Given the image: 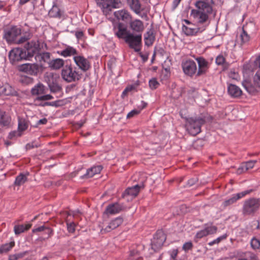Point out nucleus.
I'll use <instances>...</instances> for the list:
<instances>
[{"instance_id":"36","label":"nucleus","mask_w":260,"mask_h":260,"mask_svg":"<svg viewBox=\"0 0 260 260\" xmlns=\"http://www.w3.org/2000/svg\"><path fill=\"white\" fill-rule=\"evenodd\" d=\"M31 225L32 224L30 223L15 225L14 227V232L15 234L19 235L20 234L28 231L31 228Z\"/></svg>"},{"instance_id":"19","label":"nucleus","mask_w":260,"mask_h":260,"mask_svg":"<svg viewBox=\"0 0 260 260\" xmlns=\"http://www.w3.org/2000/svg\"><path fill=\"white\" fill-rule=\"evenodd\" d=\"M144 188L143 183L136 184L133 186L127 188L122 193L121 198H125L127 197H131L132 198H135L140 192L141 188Z\"/></svg>"},{"instance_id":"13","label":"nucleus","mask_w":260,"mask_h":260,"mask_svg":"<svg viewBox=\"0 0 260 260\" xmlns=\"http://www.w3.org/2000/svg\"><path fill=\"white\" fill-rule=\"evenodd\" d=\"M73 60L78 67V70H80L83 73L87 72L91 68L90 61L82 55L78 54L77 56H74Z\"/></svg>"},{"instance_id":"45","label":"nucleus","mask_w":260,"mask_h":260,"mask_svg":"<svg viewBox=\"0 0 260 260\" xmlns=\"http://www.w3.org/2000/svg\"><path fill=\"white\" fill-rule=\"evenodd\" d=\"M207 236V235L206 234V231H205V229L200 230L198 231L194 237V241L196 243H197L199 239H202V238L204 237Z\"/></svg>"},{"instance_id":"11","label":"nucleus","mask_w":260,"mask_h":260,"mask_svg":"<svg viewBox=\"0 0 260 260\" xmlns=\"http://www.w3.org/2000/svg\"><path fill=\"white\" fill-rule=\"evenodd\" d=\"M9 58L10 63L15 65L18 62L27 59L26 52L23 48H14L9 52Z\"/></svg>"},{"instance_id":"21","label":"nucleus","mask_w":260,"mask_h":260,"mask_svg":"<svg viewBox=\"0 0 260 260\" xmlns=\"http://www.w3.org/2000/svg\"><path fill=\"white\" fill-rule=\"evenodd\" d=\"M123 222V218L121 216H119L115 218L110 221L109 224L105 228L101 230V232L109 233L111 231L116 229L120 226Z\"/></svg>"},{"instance_id":"46","label":"nucleus","mask_w":260,"mask_h":260,"mask_svg":"<svg viewBox=\"0 0 260 260\" xmlns=\"http://www.w3.org/2000/svg\"><path fill=\"white\" fill-rule=\"evenodd\" d=\"M22 133L18 131H13L10 132L8 136V138L10 140H13L15 139L18 137H20L22 136Z\"/></svg>"},{"instance_id":"38","label":"nucleus","mask_w":260,"mask_h":260,"mask_svg":"<svg viewBox=\"0 0 260 260\" xmlns=\"http://www.w3.org/2000/svg\"><path fill=\"white\" fill-rule=\"evenodd\" d=\"M11 121V117L8 115L5 111H3L0 115V125L3 126H9Z\"/></svg>"},{"instance_id":"27","label":"nucleus","mask_w":260,"mask_h":260,"mask_svg":"<svg viewBox=\"0 0 260 260\" xmlns=\"http://www.w3.org/2000/svg\"><path fill=\"white\" fill-rule=\"evenodd\" d=\"M64 65V61L63 59L57 58L51 60L48 67L52 70H58L63 68Z\"/></svg>"},{"instance_id":"2","label":"nucleus","mask_w":260,"mask_h":260,"mask_svg":"<svg viewBox=\"0 0 260 260\" xmlns=\"http://www.w3.org/2000/svg\"><path fill=\"white\" fill-rule=\"evenodd\" d=\"M113 31L115 37L124 40L128 47L135 52H140V49H136L135 45L140 42V36H134V33H131L126 24L120 21L115 22L113 23Z\"/></svg>"},{"instance_id":"34","label":"nucleus","mask_w":260,"mask_h":260,"mask_svg":"<svg viewBox=\"0 0 260 260\" xmlns=\"http://www.w3.org/2000/svg\"><path fill=\"white\" fill-rule=\"evenodd\" d=\"M45 93V86L39 83L36 85L31 89V94L32 95H37V96H41Z\"/></svg>"},{"instance_id":"63","label":"nucleus","mask_w":260,"mask_h":260,"mask_svg":"<svg viewBox=\"0 0 260 260\" xmlns=\"http://www.w3.org/2000/svg\"><path fill=\"white\" fill-rule=\"evenodd\" d=\"M136 90V86L135 85H128L125 88V91H127L128 92L133 90Z\"/></svg>"},{"instance_id":"58","label":"nucleus","mask_w":260,"mask_h":260,"mask_svg":"<svg viewBox=\"0 0 260 260\" xmlns=\"http://www.w3.org/2000/svg\"><path fill=\"white\" fill-rule=\"evenodd\" d=\"M198 181V179L197 177H192L187 181V184L189 186H192L194 185Z\"/></svg>"},{"instance_id":"22","label":"nucleus","mask_w":260,"mask_h":260,"mask_svg":"<svg viewBox=\"0 0 260 260\" xmlns=\"http://www.w3.org/2000/svg\"><path fill=\"white\" fill-rule=\"evenodd\" d=\"M114 16L118 21L121 20L126 23H129L132 19V16L130 13L125 9H122L114 12Z\"/></svg>"},{"instance_id":"31","label":"nucleus","mask_w":260,"mask_h":260,"mask_svg":"<svg viewBox=\"0 0 260 260\" xmlns=\"http://www.w3.org/2000/svg\"><path fill=\"white\" fill-rule=\"evenodd\" d=\"M215 63L217 66H222L223 71L227 70L230 67V63L226 61L225 58L221 53L217 55L215 58Z\"/></svg>"},{"instance_id":"28","label":"nucleus","mask_w":260,"mask_h":260,"mask_svg":"<svg viewBox=\"0 0 260 260\" xmlns=\"http://www.w3.org/2000/svg\"><path fill=\"white\" fill-rule=\"evenodd\" d=\"M50 56L51 54L48 52H38L35 56V59L41 63L43 62L47 63L49 64V63L51 61Z\"/></svg>"},{"instance_id":"64","label":"nucleus","mask_w":260,"mask_h":260,"mask_svg":"<svg viewBox=\"0 0 260 260\" xmlns=\"http://www.w3.org/2000/svg\"><path fill=\"white\" fill-rule=\"evenodd\" d=\"M28 39L25 37H21L19 39H16V41L15 43L21 44L26 41Z\"/></svg>"},{"instance_id":"60","label":"nucleus","mask_w":260,"mask_h":260,"mask_svg":"<svg viewBox=\"0 0 260 260\" xmlns=\"http://www.w3.org/2000/svg\"><path fill=\"white\" fill-rule=\"evenodd\" d=\"M61 101L60 100H57L56 101L53 102H50V106L55 107H58L59 106H60L62 105V104H60L59 103H60Z\"/></svg>"},{"instance_id":"12","label":"nucleus","mask_w":260,"mask_h":260,"mask_svg":"<svg viewBox=\"0 0 260 260\" xmlns=\"http://www.w3.org/2000/svg\"><path fill=\"white\" fill-rule=\"evenodd\" d=\"M23 49L26 52V58L31 57L35 54L37 55L40 51L41 49L40 42L38 40H31L28 42Z\"/></svg>"},{"instance_id":"53","label":"nucleus","mask_w":260,"mask_h":260,"mask_svg":"<svg viewBox=\"0 0 260 260\" xmlns=\"http://www.w3.org/2000/svg\"><path fill=\"white\" fill-rule=\"evenodd\" d=\"M179 251L178 249H173L172 250H169L168 251V253L170 256V259L172 260H177L176 257L178 254Z\"/></svg>"},{"instance_id":"33","label":"nucleus","mask_w":260,"mask_h":260,"mask_svg":"<svg viewBox=\"0 0 260 260\" xmlns=\"http://www.w3.org/2000/svg\"><path fill=\"white\" fill-rule=\"evenodd\" d=\"M29 175L28 172L25 174L21 173L15 178L13 185L15 186H20L27 181V176Z\"/></svg>"},{"instance_id":"32","label":"nucleus","mask_w":260,"mask_h":260,"mask_svg":"<svg viewBox=\"0 0 260 260\" xmlns=\"http://www.w3.org/2000/svg\"><path fill=\"white\" fill-rule=\"evenodd\" d=\"M48 86L51 92L59 94L57 96V98L61 96L63 94L61 86L56 81H53Z\"/></svg>"},{"instance_id":"41","label":"nucleus","mask_w":260,"mask_h":260,"mask_svg":"<svg viewBox=\"0 0 260 260\" xmlns=\"http://www.w3.org/2000/svg\"><path fill=\"white\" fill-rule=\"evenodd\" d=\"M241 44L248 43L250 40V37L245 29L244 25L242 27V32L240 34Z\"/></svg>"},{"instance_id":"20","label":"nucleus","mask_w":260,"mask_h":260,"mask_svg":"<svg viewBox=\"0 0 260 260\" xmlns=\"http://www.w3.org/2000/svg\"><path fill=\"white\" fill-rule=\"evenodd\" d=\"M155 36L156 33L153 25L151 24L150 28L148 29L147 31L144 35L145 45L148 47L152 46L155 40Z\"/></svg>"},{"instance_id":"59","label":"nucleus","mask_w":260,"mask_h":260,"mask_svg":"<svg viewBox=\"0 0 260 260\" xmlns=\"http://www.w3.org/2000/svg\"><path fill=\"white\" fill-rule=\"evenodd\" d=\"M156 53H158V54L162 56H163L166 53L165 49L161 47H159L158 48L156 47Z\"/></svg>"},{"instance_id":"47","label":"nucleus","mask_w":260,"mask_h":260,"mask_svg":"<svg viewBox=\"0 0 260 260\" xmlns=\"http://www.w3.org/2000/svg\"><path fill=\"white\" fill-rule=\"evenodd\" d=\"M228 235L227 234H224L222 235L221 236H219L216 239H214V240L208 243V245L209 246H213V245L215 244H218L219 242H220L222 240L226 239L228 237Z\"/></svg>"},{"instance_id":"17","label":"nucleus","mask_w":260,"mask_h":260,"mask_svg":"<svg viewBox=\"0 0 260 260\" xmlns=\"http://www.w3.org/2000/svg\"><path fill=\"white\" fill-rule=\"evenodd\" d=\"M126 206L123 203L116 202L109 204L106 208L104 213L107 215H115L123 211Z\"/></svg>"},{"instance_id":"15","label":"nucleus","mask_w":260,"mask_h":260,"mask_svg":"<svg viewBox=\"0 0 260 260\" xmlns=\"http://www.w3.org/2000/svg\"><path fill=\"white\" fill-rule=\"evenodd\" d=\"M194 58L198 64V70L196 75V76L200 77L206 75L209 72L211 63L203 56H198Z\"/></svg>"},{"instance_id":"54","label":"nucleus","mask_w":260,"mask_h":260,"mask_svg":"<svg viewBox=\"0 0 260 260\" xmlns=\"http://www.w3.org/2000/svg\"><path fill=\"white\" fill-rule=\"evenodd\" d=\"M193 246V244L191 241L186 242L183 245L182 249L186 252L191 250Z\"/></svg>"},{"instance_id":"42","label":"nucleus","mask_w":260,"mask_h":260,"mask_svg":"<svg viewBox=\"0 0 260 260\" xmlns=\"http://www.w3.org/2000/svg\"><path fill=\"white\" fill-rule=\"evenodd\" d=\"M13 94L12 88L9 85L7 86L0 85V95H10Z\"/></svg>"},{"instance_id":"9","label":"nucleus","mask_w":260,"mask_h":260,"mask_svg":"<svg viewBox=\"0 0 260 260\" xmlns=\"http://www.w3.org/2000/svg\"><path fill=\"white\" fill-rule=\"evenodd\" d=\"M255 191L254 189L245 190L240 192L233 194L230 198L226 199L222 203L221 207L223 209L235 204L239 200L245 197Z\"/></svg>"},{"instance_id":"56","label":"nucleus","mask_w":260,"mask_h":260,"mask_svg":"<svg viewBox=\"0 0 260 260\" xmlns=\"http://www.w3.org/2000/svg\"><path fill=\"white\" fill-rule=\"evenodd\" d=\"M140 112H141V111L139 109H134L127 114V115L126 116V118H131L135 115H138Z\"/></svg>"},{"instance_id":"43","label":"nucleus","mask_w":260,"mask_h":260,"mask_svg":"<svg viewBox=\"0 0 260 260\" xmlns=\"http://www.w3.org/2000/svg\"><path fill=\"white\" fill-rule=\"evenodd\" d=\"M54 234L53 230L49 226H45L43 232V234L45 236L43 238V240H45L51 238Z\"/></svg>"},{"instance_id":"4","label":"nucleus","mask_w":260,"mask_h":260,"mask_svg":"<svg viewBox=\"0 0 260 260\" xmlns=\"http://www.w3.org/2000/svg\"><path fill=\"white\" fill-rule=\"evenodd\" d=\"M82 74L72 63H67L61 71L62 79L68 83L78 81L82 78Z\"/></svg>"},{"instance_id":"48","label":"nucleus","mask_w":260,"mask_h":260,"mask_svg":"<svg viewBox=\"0 0 260 260\" xmlns=\"http://www.w3.org/2000/svg\"><path fill=\"white\" fill-rule=\"evenodd\" d=\"M159 85V83L155 78H153L149 81V86L151 90L156 89Z\"/></svg>"},{"instance_id":"5","label":"nucleus","mask_w":260,"mask_h":260,"mask_svg":"<svg viewBox=\"0 0 260 260\" xmlns=\"http://www.w3.org/2000/svg\"><path fill=\"white\" fill-rule=\"evenodd\" d=\"M260 209V198L251 197L246 199L242 208L244 216H253Z\"/></svg>"},{"instance_id":"16","label":"nucleus","mask_w":260,"mask_h":260,"mask_svg":"<svg viewBox=\"0 0 260 260\" xmlns=\"http://www.w3.org/2000/svg\"><path fill=\"white\" fill-rule=\"evenodd\" d=\"M183 73L187 76L192 77L197 72L196 63L190 59L183 61L181 64Z\"/></svg>"},{"instance_id":"8","label":"nucleus","mask_w":260,"mask_h":260,"mask_svg":"<svg viewBox=\"0 0 260 260\" xmlns=\"http://www.w3.org/2000/svg\"><path fill=\"white\" fill-rule=\"evenodd\" d=\"M167 239V235L162 230H158L154 234L151 241V248L154 252H157L162 247Z\"/></svg>"},{"instance_id":"10","label":"nucleus","mask_w":260,"mask_h":260,"mask_svg":"<svg viewBox=\"0 0 260 260\" xmlns=\"http://www.w3.org/2000/svg\"><path fill=\"white\" fill-rule=\"evenodd\" d=\"M243 85L250 94L255 95L260 92V70L256 72L253 77V84L243 83Z\"/></svg>"},{"instance_id":"6","label":"nucleus","mask_w":260,"mask_h":260,"mask_svg":"<svg viewBox=\"0 0 260 260\" xmlns=\"http://www.w3.org/2000/svg\"><path fill=\"white\" fill-rule=\"evenodd\" d=\"M129 24V27L132 30L131 33H134V36H140V42L137 43L136 45H135V48H139L140 51L141 49L142 45V34L144 30V22L138 19H135L134 20H131Z\"/></svg>"},{"instance_id":"25","label":"nucleus","mask_w":260,"mask_h":260,"mask_svg":"<svg viewBox=\"0 0 260 260\" xmlns=\"http://www.w3.org/2000/svg\"><path fill=\"white\" fill-rule=\"evenodd\" d=\"M103 169L101 165L93 166L87 170L86 172L81 176V179H87L93 177L95 175L100 174Z\"/></svg>"},{"instance_id":"39","label":"nucleus","mask_w":260,"mask_h":260,"mask_svg":"<svg viewBox=\"0 0 260 260\" xmlns=\"http://www.w3.org/2000/svg\"><path fill=\"white\" fill-rule=\"evenodd\" d=\"M15 243L14 241L2 244L0 246V254L7 253L10 251L15 246Z\"/></svg>"},{"instance_id":"1","label":"nucleus","mask_w":260,"mask_h":260,"mask_svg":"<svg viewBox=\"0 0 260 260\" xmlns=\"http://www.w3.org/2000/svg\"><path fill=\"white\" fill-rule=\"evenodd\" d=\"M213 0H199L196 2V9H192L190 16L197 20V25L186 26L183 24L182 31L186 36H196L203 32L206 28L204 24L209 19V16L213 12Z\"/></svg>"},{"instance_id":"23","label":"nucleus","mask_w":260,"mask_h":260,"mask_svg":"<svg viewBox=\"0 0 260 260\" xmlns=\"http://www.w3.org/2000/svg\"><path fill=\"white\" fill-rule=\"evenodd\" d=\"M57 53L64 57H70L72 56H73L74 57L77 56L79 54L78 51L75 48L67 45H66L64 49L61 51H58Z\"/></svg>"},{"instance_id":"29","label":"nucleus","mask_w":260,"mask_h":260,"mask_svg":"<svg viewBox=\"0 0 260 260\" xmlns=\"http://www.w3.org/2000/svg\"><path fill=\"white\" fill-rule=\"evenodd\" d=\"M256 162V160H249L241 164L237 170L238 173L242 174L249 169H252Z\"/></svg>"},{"instance_id":"18","label":"nucleus","mask_w":260,"mask_h":260,"mask_svg":"<svg viewBox=\"0 0 260 260\" xmlns=\"http://www.w3.org/2000/svg\"><path fill=\"white\" fill-rule=\"evenodd\" d=\"M95 1L97 6L106 14H108L112 9L116 8L115 0H95Z\"/></svg>"},{"instance_id":"35","label":"nucleus","mask_w":260,"mask_h":260,"mask_svg":"<svg viewBox=\"0 0 260 260\" xmlns=\"http://www.w3.org/2000/svg\"><path fill=\"white\" fill-rule=\"evenodd\" d=\"M29 126V121L27 118L18 117V130L21 133L26 130Z\"/></svg>"},{"instance_id":"30","label":"nucleus","mask_w":260,"mask_h":260,"mask_svg":"<svg viewBox=\"0 0 260 260\" xmlns=\"http://www.w3.org/2000/svg\"><path fill=\"white\" fill-rule=\"evenodd\" d=\"M127 4L130 8L137 14L141 11V5L139 0H126Z\"/></svg>"},{"instance_id":"49","label":"nucleus","mask_w":260,"mask_h":260,"mask_svg":"<svg viewBox=\"0 0 260 260\" xmlns=\"http://www.w3.org/2000/svg\"><path fill=\"white\" fill-rule=\"evenodd\" d=\"M67 231L70 233H74L76 230V224L74 222L66 221Z\"/></svg>"},{"instance_id":"44","label":"nucleus","mask_w":260,"mask_h":260,"mask_svg":"<svg viewBox=\"0 0 260 260\" xmlns=\"http://www.w3.org/2000/svg\"><path fill=\"white\" fill-rule=\"evenodd\" d=\"M170 76V69L164 68L161 70L160 74V78L161 80H167Z\"/></svg>"},{"instance_id":"51","label":"nucleus","mask_w":260,"mask_h":260,"mask_svg":"<svg viewBox=\"0 0 260 260\" xmlns=\"http://www.w3.org/2000/svg\"><path fill=\"white\" fill-rule=\"evenodd\" d=\"M53 99V97L51 94H45L41 96H37L35 101H46Z\"/></svg>"},{"instance_id":"26","label":"nucleus","mask_w":260,"mask_h":260,"mask_svg":"<svg viewBox=\"0 0 260 260\" xmlns=\"http://www.w3.org/2000/svg\"><path fill=\"white\" fill-rule=\"evenodd\" d=\"M63 11H62L56 3H54L49 11L48 15L51 18L60 19L62 17Z\"/></svg>"},{"instance_id":"57","label":"nucleus","mask_w":260,"mask_h":260,"mask_svg":"<svg viewBox=\"0 0 260 260\" xmlns=\"http://www.w3.org/2000/svg\"><path fill=\"white\" fill-rule=\"evenodd\" d=\"M116 58L115 57L111 58L107 62V67L108 69L112 70L113 65L115 63Z\"/></svg>"},{"instance_id":"24","label":"nucleus","mask_w":260,"mask_h":260,"mask_svg":"<svg viewBox=\"0 0 260 260\" xmlns=\"http://www.w3.org/2000/svg\"><path fill=\"white\" fill-rule=\"evenodd\" d=\"M228 94L234 98H240L242 94V91L237 85L234 84H228Z\"/></svg>"},{"instance_id":"40","label":"nucleus","mask_w":260,"mask_h":260,"mask_svg":"<svg viewBox=\"0 0 260 260\" xmlns=\"http://www.w3.org/2000/svg\"><path fill=\"white\" fill-rule=\"evenodd\" d=\"M18 81L23 85L31 84L34 82V79L24 75H20L18 78Z\"/></svg>"},{"instance_id":"7","label":"nucleus","mask_w":260,"mask_h":260,"mask_svg":"<svg viewBox=\"0 0 260 260\" xmlns=\"http://www.w3.org/2000/svg\"><path fill=\"white\" fill-rule=\"evenodd\" d=\"M21 34V29L16 25H12L4 30L3 39L8 44L15 43L16 39Z\"/></svg>"},{"instance_id":"55","label":"nucleus","mask_w":260,"mask_h":260,"mask_svg":"<svg viewBox=\"0 0 260 260\" xmlns=\"http://www.w3.org/2000/svg\"><path fill=\"white\" fill-rule=\"evenodd\" d=\"M40 146V144L36 143L35 141H32L31 142H30L29 143H27L25 145V149L26 150H30L34 148H38Z\"/></svg>"},{"instance_id":"61","label":"nucleus","mask_w":260,"mask_h":260,"mask_svg":"<svg viewBox=\"0 0 260 260\" xmlns=\"http://www.w3.org/2000/svg\"><path fill=\"white\" fill-rule=\"evenodd\" d=\"M45 226H45V225H42V226H39L37 228H34L32 229V232L35 233L36 232H44Z\"/></svg>"},{"instance_id":"3","label":"nucleus","mask_w":260,"mask_h":260,"mask_svg":"<svg viewBox=\"0 0 260 260\" xmlns=\"http://www.w3.org/2000/svg\"><path fill=\"white\" fill-rule=\"evenodd\" d=\"M208 117L206 116L185 117V127L188 134L196 136L201 132V127L207 121Z\"/></svg>"},{"instance_id":"62","label":"nucleus","mask_w":260,"mask_h":260,"mask_svg":"<svg viewBox=\"0 0 260 260\" xmlns=\"http://www.w3.org/2000/svg\"><path fill=\"white\" fill-rule=\"evenodd\" d=\"M75 35L77 40H80L84 36V33L82 31H76Z\"/></svg>"},{"instance_id":"52","label":"nucleus","mask_w":260,"mask_h":260,"mask_svg":"<svg viewBox=\"0 0 260 260\" xmlns=\"http://www.w3.org/2000/svg\"><path fill=\"white\" fill-rule=\"evenodd\" d=\"M206 234L208 235L215 234L217 231V228L216 226H206L205 228Z\"/></svg>"},{"instance_id":"14","label":"nucleus","mask_w":260,"mask_h":260,"mask_svg":"<svg viewBox=\"0 0 260 260\" xmlns=\"http://www.w3.org/2000/svg\"><path fill=\"white\" fill-rule=\"evenodd\" d=\"M42 66L36 63H24L19 66L18 70L30 75L37 76Z\"/></svg>"},{"instance_id":"50","label":"nucleus","mask_w":260,"mask_h":260,"mask_svg":"<svg viewBox=\"0 0 260 260\" xmlns=\"http://www.w3.org/2000/svg\"><path fill=\"white\" fill-rule=\"evenodd\" d=\"M250 244L253 249H258L260 248V240L253 237L251 240Z\"/></svg>"},{"instance_id":"37","label":"nucleus","mask_w":260,"mask_h":260,"mask_svg":"<svg viewBox=\"0 0 260 260\" xmlns=\"http://www.w3.org/2000/svg\"><path fill=\"white\" fill-rule=\"evenodd\" d=\"M125 260H143V257L139 251L133 249L129 251L128 257Z\"/></svg>"}]
</instances>
